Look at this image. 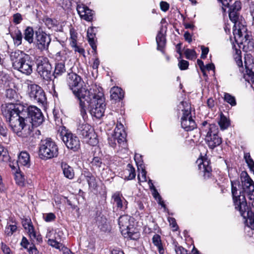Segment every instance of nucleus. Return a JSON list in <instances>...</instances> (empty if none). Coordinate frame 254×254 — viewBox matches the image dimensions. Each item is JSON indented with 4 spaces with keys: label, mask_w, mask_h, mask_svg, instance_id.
<instances>
[{
    "label": "nucleus",
    "mask_w": 254,
    "mask_h": 254,
    "mask_svg": "<svg viewBox=\"0 0 254 254\" xmlns=\"http://www.w3.org/2000/svg\"><path fill=\"white\" fill-rule=\"evenodd\" d=\"M242 175L244 177L242 181L243 190H239L235 185L236 183L231 182L232 193L235 208L239 210L241 216L246 220L247 225L254 230V213L250 210L246 201L245 194L251 200L254 199V183L246 172H243Z\"/></svg>",
    "instance_id": "obj_1"
},
{
    "label": "nucleus",
    "mask_w": 254,
    "mask_h": 254,
    "mask_svg": "<svg viewBox=\"0 0 254 254\" xmlns=\"http://www.w3.org/2000/svg\"><path fill=\"white\" fill-rule=\"evenodd\" d=\"M18 104H5L1 106L3 116L8 121L12 131L21 137H27L31 134L30 125L27 124V119L21 115L22 111H18Z\"/></svg>",
    "instance_id": "obj_2"
},
{
    "label": "nucleus",
    "mask_w": 254,
    "mask_h": 254,
    "mask_svg": "<svg viewBox=\"0 0 254 254\" xmlns=\"http://www.w3.org/2000/svg\"><path fill=\"white\" fill-rule=\"evenodd\" d=\"M90 95L88 96L89 100L83 99L84 110L85 114L83 115L81 113V108H80V114L84 120L86 116V109L87 105L90 108L91 114L97 119L101 118L104 114L105 110V98L103 93L99 90H94L93 89L90 91ZM79 108H80L79 107Z\"/></svg>",
    "instance_id": "obj_3"
},
{
    "label": "nucleus",
    "mask_w": 254,
    "mask_h": 254,
    "mask_svg": "<svg viewBox=\"0 0 254 254\" xmlns=\"http://www.w3.org/2000/svg\"><path fill=\"white\" fill-rule=\"evenodd\" d=\"M66 82L69 88L72 90L74 95L77 97L79 101V105L81 108V113L83 115L85 114L84 110V104L83 103V99L89 100L88 96L90 95V91L92 89H88L86 86H83L84 83L81 77L74 72L68 73L66 78Z\"/></svg>",
    "instance_id": "obj_4"
},
{
    "label": "nucleus",
    "mask_w": 254,
    "mask_h": 254,
    "mask_svg": "<svg viewBox=\"0 0 254 254\" xmlns=\"http://www.w3.org/2000/svg\"><path fill=\"white\" fill-rule=\"evenodd\" d=\"M10 59L15 69L27 75L32 73L34 61L29 55L17 50L10 53Z\"/></svg>",
    "instance_id": "obj_5"
},
{
    "label": "nucleus",
    "mask_w": 254,
    "mask_h": 254,
    "mask_svg": "<svg viewBox=\"0 0 254 254\" xmlns=\"http://www.w3.org/2000/svg\"><path fill=\"white\" fill-rule=\"evenodd\" d=\"M200 133L205 136V141L211 149L214 148L222 143V138L218 134V129L215 124H209L206 121L203 122Z\"/></svg>",
    "instance_id": "obj_6"
},
{
    "label": "nucleus",
    "mask_w": 254,
    "mask_h": 254,
    "mask_svg": "<svg viewBox=\"0 0 254 254\" xmlns=\"http://www.w3.org/2000/svg\"><path fill=\"white\" fill-rule=\"evenodd\" d=\"M18 105V111H22L21 115L25 117L32 127H37L43 123L44 117L39 108L35 106L25 107L20 104Z\"/></svg>",
    "instance_id": "obj_7"
},
{
    "label": "nucleus",
    "mask_w": 254,
    "mask_h": 254,
    "mask_svg": "<svg viewBox=\"0 0 254 254\" xmlns=\"http://www.w3.org/2000/svg\"><path fill=\"white\" fill-rule=\"evenodd\" d=\"M241 9V3L240 1H236L229 8V18L234 23L233 33L235 39L242 37L243 32L246 30V27L240 21L239 12Z\"/></svg>",
    "instance_id": "obj_8"
},
{
    "label": "nucleus",
    "mask_w": 254,
    "mask_h": 254,
    "mask_svg": "<svg viewBox=\"0 0 254 254\" xmlns=\"http://www.w3.org/2000/svg\"><path fill=\"white\" fill-rule=\"evenodd\" d=\"M39 155L43 159H51L58 155V148L50 138L42 140L39 146Z\"/></svg>",
    "instance_id": "obj_9"
},
{
    "label": "nucleus",
    "mask_w": 254,
    "mask_h": 254,
    "mask_svg": "<svg viewBox=\"0 0 254 254\" xmlns=\"http://www.w3.org/2000/svg\"><path fill=\"white\" fill-rule=\"evenodd\" d=\"M130 216L124 215L120 216L118 223L122 235L125 237L131 240H137L139 238V233L135 232L132 225H130Z\"/></svg>",
    "instance_id": "obj_10"
},
{
    "label": "nucleus",
    "mask_w": 254,
    "mask_h": 254,
    "mask_svg": "<svg viewBox=\"0 0 254 254\" xmlns=\"http://www.w3.org/2000/svg\"><path fill=\"white\" fill-rule=\"evenodd\" d=\"M181 105L183 107V116L181 118V126L186 131H190L194 129L196 124L192 119L191 114L190 105L187 102H181Z\"/></svg>",
    "instance_id": "obj_11"
},
{
    "label": "nucleus",
    "mask_w": 254,
    "mask_h": 254,
    "mask_svg": "<svg viewBox=\"0 0 254 254\" xmlns=\"http://www.w3.org/2000/svg\"><path fill=\"white\" fill-rule=\"evenodd\" d=\"M126 136L123 125L121 122L118 121L114 134L109 138V143L113 147L116 146L117 142L120 146H125L126 144Z\"/></svg>",
    "instance_id": "obj_12"
},
{
    "label": "nucleus",
    "mask_w": 254,
    "mask_h": 254,
    "mask_svg": "<svg viewBox=\"0 0 254 254\" xmlns=\"http://www.w3.org/2000/svg\"><path fill=\"white\" fill-rule=\"evenodd\" d=\"M28 94L35 102L44 104L46 101L45 93L42 88L36 84L28 83Z\"/></svg>",
    "instance_id": "obj_13"
},
{
    "label": "nucleus",
    "mask_w": 254,
    "mask_h": 254,
    "mask_svg": "<svg viewBox=\"0 0 254 254\" xmlns=\"http://www.w3.org/2000/svg\"><path fill=\"white\" fill-rule=\"evenodd\" d=\"M52 66L46 57H39L37 59V70L43 79L48 80L51 77Z\"/></svg>",
    "instance_id": "obj_14"
},
{
    "label": "nucleus",
    "mask_w": 254,
    "mask_h": 254,
    "mask_svg": "<svg viewBox=\"0 0 254 254\" xmlns=\"http://www.w3.org/2000/svg\"><path fill=\"white\" fill-rule=\"evenodd\" d=\"M60 135L63 141L68 149L75 151L79 148L80 141L76 136L65 130H62Z\"/></svg>",
    "instance_id": "obj_15"
},
{
    "label": "nucleus",
    "mask_w": 254,
    "mask_h": 254,
    "mask_svg": "<svg viewBox=\"0 0 254 254\" xmlns=\"http://www.w3.org/2000/svg\"><path fill=\"white\" fill-rule=\"evenodd\" d=\"M51 42L50 36L40 30L35 32V43L37 48L41 51L48 49Z\"/></svg>",
    "instance_id": "obj_16"
},
{
    "label": "nucleus",
    "mask_w": 254,
    "mask_h": 254,
    "mask_svg": "<svg viewBox=\"0 0 254 254\" xmlns=\"http://www.w3.org/2000/svg\"><path fill=\"white\" fill-rule=\"evenodd\" d=\"M77 133L87 140L91 139L92 137L95 136L93 128L85 122L78 125Z\"/></svg>",
    "instance_id": "obj_17"
},
{
    "label": "nucleus",
    "mask_w": 254,
    "mask_h": 254,
    "mask_svg": "<svg viewBox=\"0 0 254 254\" xmlns=\"http://www.w3.org/2000/svg\"><path fill=\"white\" fill-rule=\"evenodd\" d=\"M77 10L81 18L87 21H91L93 19L94 12L85 5H78Z\"/></svg>",
    "instance_id": "obj_18"
},
{
    "label": "nucleus",
    "mask_w": 254,
    "mask_h": 254,
    "mask_svg": "<svg viewBox=\"0 0 254 254\" xmlns=\"http://www.w3.org/2000/svg\"><path fill=\"white\" fill-rule=\"evenodd\" d=\"M112 198L118 208L123 210L127 208V202L119 192H115L113 195Z\"/></svg>",
    "instance_id": "obj_19"
},
{
    "label": "nucleus",
    "mask_w": 254,
    "mask_h": 254,
    "mask_svg": "<svg viewBox=\"0 0 254 254\" xmlns=\"http://www.w3.org/2000/svg\"><path fill=\"white\" fill-rule=\"evenodd\" d=\"M17 163L18 166L29 167L30 164L29 154L26 151L21 152L18 156Z\"/></svg>",
    "instance_id": "obj_20"
},
{
    "label": "nucleus",
    "mask_w": 254,
    "mask_h": 254,
    "mask_svg": "<svg viewBox=\"0 0 254 254\" xmlns=\"http://www.w3.org/2000/svg\"><path fill=\"white\" fill-rule=\"evenodd\" d=\"M90 165L93 170L99 172L104 170L105 165L104 164L101 159L98 157H94L90 162Z\"/></svg>",
    "instance_id": "obj_21"
},
{
    "label": "nucleus",
    "mask_w": 254,
    "mask_h": 254,
    "mask_svg": "<svg viewBox=\"0 0 254 254\" xmlns=\"http://www.w3.org/2000/svg\"><path fill=\"white\" fill-rule=\"evenodd\" d=\"M61 167L65 177L70 180L74 178V172L71 167L65 162H62Z\"/></svg>",
    "instance_id": "obj_22"
},
{
    "label": "nucleus",
    "mask_w": 254,
    "mask_h": 254,
    "mask_svg": "<svg viewBox=\"0 0 254 254\" xmlns=\"http://www.w3.org/2000/svg\"><path fill=\"white\" fill-rule=\"evenodd\" d=\"M199 169L204 172V176L205 178H209L212 171L211 167L209 165V162L207 160H204L200 162L198 165Z\"/></svg>",
    "instance_id": "obj_23"
},
{
    "label": "nucleus",
    "mask_w": 254,
    "mask_h": 254,
    "mask_svg": "<svg viewBox=\"0 0 254 254\" xmlns=\"http://www.w3.org/2000/svg\"><path fill=\"white\" fill-rule=\"evenodd\" d=\"M87 36L88 42L94 50H96L97 46L95 44V38L96 37V33L95 32L94 28L90 27L88 29L87 32Z\"/></svg>",
    "instance_id": "obj_24"
},
{
    "label": "nucleus",
    "mask_w": 254,
    "mask_h": 254,
    "mask_svg": "<svg viewBox=\"0 0 254 254\" xmlns=\"http://www.w3.org/2000/svg\"><path fill=\"white\" fill-rule=\"evenodd\" d=\"M111 98L112 99L117 100H121L124 96V93L122 89L118 87H113L110 90Z\"/></svg>",
    "instance_id": "obj_25"
},
{
    "label": "nucleus",
    "mask_w": 254,
    "mask_h": 254,
    "mask_svg": "<svg viewBox=\"0 0 254 254\" xmlns=\"http://www.w3.org/2000/svg\"><path fill=\"white\" fill-rule=\"evenodd\" d=\"M10 35L15 45L18 46L21 44L23 36L20 30L15 29L14 32L10 33Z\"/></svg>",
    "instance_id": "obj_26"
},
{
    "label": "nucleus",
    "mask_w": 254,
    "mask_h": 254,
    "mask_svg": "<svg viewBox=\"0 0 254 254\" xmlns=\"http://www.w3.org/2000/svg\"><path fill=\"white\" fill-rule=\"evenodd\" d=\"M66 71L64 63L60 62L56 63L55 64V70L53 73V76L55 78L57 77L58 76L62 75Z\"/></svg>",
    "instance_id": "obj_27"
},
{
    "label": "nucleus",
    "mask_w": 254,
    "mask_h": 254,
    "mask_svg": "<svg viewBox=\"0 0 254 254\" xmlns=\"http://www.w3.org/2000/svg\"><path fill=\"white\" fill-rule=\"evenodd\" d=\"M34 30L32 27H27L24 31V39L31 44L33 42Z\"/></svg>",
    "instance_id": "obj_28"
},
{
    "label": "nucleus",
    "mask_w": 254,
    "mask_h": 254,
    "mask_svg": "<svg viewBox=\"0 0 254 254\" xmlns=\"http://www.w3.org/2000/svg\"><path fill=\"white\" fill-rule=\"evenodd\" d=\"M152 243L158 248L159 254H163L164 250L160 235L158 234H155L152 238Z\"/></svg>",
    "instance_id": "obj_29"
},
{
    "label": "nucleus",
    "mask_w": 254,
    "mask_h": 254,
    "mask_svg": "<svg viewBox=\"0 0 254 254\" xmlns=\"http://www.w3.org/2000/svg\"><path fill=\"white\" fill-rule=\"evenodd\" d=\"M245 65L247 74L253 78L254 77V63L251 60L245 61Z\"/></svg>",
    "instance_id": "obj_30"
},
{
    "label": "nucleus",
    "mask_w": 254,
    "mask_h": 254,
    "mask_svg": "<svg viewBox=\"0 0 254 254\" xmlns=\"http://www.w3.org/2000/svg\"><path fill=\"white\" fill-rule=\"evenodd\" d=\"M0 135L2 137V141L5 143H8L9 139L8 137L7 129L3 123H0Z\"/></svg>",
    "instance_id": "obj_31"
},
{
    "label": "nucleus",
    "mask_w": 254,
    "mask_h": 254,
    "mask_svg": "<svg viewBox=\"0 0 254 254\" xmlns=\"http://www.w3.org/2000/svg\"><path fill=\"white\" fill-rule=\"evenodd\" d=\"M156 40L158 45V49L161 51L165 45V38L163 34L159 32L156 36Z\"/></svg>",
    "instance_id": "obj_32"
},
{
    "label": "nucleus",
    "mask_w": 254,
    "mask_h": 254,
    "mask_svg": "<svg viewBox=\"0 0 254 254\" xmlns=\"http://www.w3.org/2000/svg\"><path fill=\"white\" fill-rule=\"evenodd\" d=\"M85 178L89 188L95 189L97 187L95 178L90 173H87Z\"/></svg>",
    "instance_id": "obj_33"
},
{
    "label": "nucleus",
    "mask_w": 254,
    "mask_h": 254,
    "mask_svg": "<svg viewBox=\"0 0 254 254\" xmlns=\"http://www.w3.org/2000/svg\"><path fill=\"white\" fill-rule=\"evenodd\" d=\"M224 99L225 101L230 104L232 106H234L236 105L235 97L229 93H224Z\"/></svg>",
    "instance_id": "obj_34"
},
{
    "label": "nucleus",
    "mask_w": 254,
    "mask_h": 254,
    "mask_svg": "<svg viewBox=\"0 0 254 254\" xmlns=\"http://www.w3.org/2000/svg\"><path fill=\"white\" fill-rule=\"evenodd\" d=\"M218 123L221 129L222 130L226 129L230 125L229 121L224 116L221 117Z\"/></svg>",
    "instance_id": "obj_35"
},
{
    "label": "nucleus",
    "mask_w": 254,
    "mask_h": 254,
    "mask_svg": "<svg viewBox=\"0 0 254 254\" xmlns=\"http://www.w3.org/2000/svg\"><path fill=\"white\" fill-rule=\"evenodd\" d=\"M48 244L53 247L57 249L62 250L64 247L63 244L59 242L57 239H49Z\"/></svg>",
    "instance_id": "obj_36"
},
{
    "label": "nucleus",
    "mask_w": 254,
    "mask_h": 254,
    "mask_svg": "<svg viewBox=\"0 0 254 254\" xmlns=\"http://www.w3.org/2000/svg\"><path fill=\"white\" fill-rule=\"evenodd\" d=\"M98 227L103 231H106L108 229V224L105 218H101L100 221H98Z\"/></svg>",
    "instance_id": "obj_37"
},
{
    "label": "nucleus",
    "mask_w": 254,
    "mask_h": 254,
    "mask_svg": "<svg viewBox=\"0 0 254 254\" xmlns=\"http://www.w3.org/2000/svg\"><path fill=\"white\" fill-rule=\"evenodd\" d=\"M185 54L186 58L189 60H193L196 58V54L194 50L187 49Z\"/></svg>",
    "instance_id": "obj_38"
},
{
    "label": "nucleus",
    "mask_w": 254,
    "mask_h": 254,
    "mask_svg": "<svg viewBox=\"0 0 254 254\" xmlns=\"http://www.w3.org/2000/svg\"><path fill=\"white\" fill-rule=\"evenodd\" d=\"M17 230V226L15 224L8 225L5 228V233L7 236H11Z\"/></svg>",
    "instance_id": "obj_39"
},
{
    "label": "nucleus",
    "mask_w": 254,
    "mask_h": 254,
    "mask_svg": "<svg viewBox=\"0 0 254 254\" xmlns=\"http://www.w3.org/2000/svg\"><path fill=\"white\" fill-rule=\"evenodd\" d=\"M127 171L128 172L129 175L127 176L128 180H132L135 178V169L130 164H127Z\"/></svg>",
    "instance_id": "obj_40"
},
{
    "label": "nucleus",
    "mask_w": 254,
    "mask_h": 254,
    "mask_svg": "<svg viewBox=\"0 0 254 254\" xmlns=\"http://www.w3.org/2000/svg\"><path fill=\"white\" fill-rule=\"evenodd\" d=\"M15 179L16 183L20 186L23 185L25 178L20 173L17 172L15 175Z\"/></svg>",
    "instance_id": "obj_41"
},
{
    "label": "nucleus",
    "mask_w": 254,
    "mask_h": 254,
    "mask_svg": "<svg viewBox=\"0 0 254 254\" xmlns=\"http://www.w3.org/2000/svg\"><path fill=\"white\" fill-rule=\"evenodd\" d=\"M58 2L64 8H67L71 6V0H57Z\"/></svg>",
    "instance_id": "obj_42"
},
{
    "label": "nucleus",
    "mask_w": 254,
    "mask_h": 254,
    "mask_svg": "<svg viewBox=\"0 0 254 254\" xmlns=\"http://www.w3.org/2000/svg\"><path fill=\"white\" fill-rule=\"evenodd\" d=\"M70 44L71 46H75L77 42V35L76 33L73 31H70Z\"/></svg>",
    "instance_id": "obj_43"
},
{
    "label": "nucleus",
    "mask_w": 254,
    "mask_h": 254,
    "mask_svg": "<svg viewBox=\"0 0 254 254\" xmlns=\"http://www.w3.org/2000/svg\"><path fill=\"white\" fill-rule=\"evenodd\" d=\"M189 62L185 60H181L178 66L181 70H185L188 68Z\"/></svg>",
    "instance_id": "obj_44"
},
{
    "label": "nucleus",
    "mask_w": 254,
    "mask_h": 254,
    "mask_svg": "<svg viewBox=\"0 0 254 254\" xmlns=\"http://www.w3.org/2000/svg\"><path fill=\"white\" fill-rule=\"evenodd\" d=\"M22 20V17L21 14L17 13L13 15V21L16 24H19Z\"/></svg>",
    "instance_id": "obj_45"
},
{
    "label": "nucleus",
    "mask_w": 254,
    "mask_h": 254,
    "mask_svg": "<svg viewBox=\"0 0 254 254\" xmlns=\"http://www.w3.org/2000/svg\"><path fill=\"white\" fill-rule=\"evenodd\" d=\"M56 218L55 215L53 213L46 214L44 216V219L46 222H51L54 220Z\"/></svg>",
    "instance_id": "obj_46"
},
{
    "label": "nucleus",
    "mask_w": 254,
    "mask_h": 254,
    "mask_svg": "<svg viewBox=\"0 0 254 254\" xmlns=\"http://www.w3.org/2000/svg\"><path fill=\"white\" fill-rule=\"evenodd\" d=\"M146 171L142 169L140 172L139 173L138 175V179L139 181L141 182H145L146 181Z\"/></svg>",
    "instance_id": "obj_47"
},
{
    "label": "nucleus",
    "mask_w": 254,
    "mask_h": 254,
    "mask_svg": "<svg viewBox=\"0 0 254 254\" xmlns=\"http://www.w3.org/2000/svg\"><path fill=\"white\" fill-rule=\"evenodd\" d=\"M26 230L27 231V233L31 239H36V233L34 231L33 225L30 227L29 228H27Z\"/></svg>",
    "instance_id": "obj_48"
},
{
    "label": "nucleus",
    "mask_w": 254,
    "mask_h": 254,
    "mask_svg": "<svg viewBox=\"0 0 254 254\" xmlns=\"http://www.w3.org/2000/svg\"><path fill=\"white\" fill-rule=\"evenodd\" d=\"M1 249L4 254H9L12 252L10 248L2 242L1 243Z\"/></svg>",
    "instance_id": "obj_49"
},
{
    "label": "nucleus",
    "mask_w": 254,
    "mask_h": 254,
    "mask_svg": "<svg viewBox=\"0 0 254 254\" xmlns=\"http://www.w3.org/2000/svg\"><path fill=\"white\" fill-rule=\"evenodd\" d=\"M175 252L176 254H190L188 253L187 250L182 246H176Z\"/></svg>",
    "instance_id": "obj_50"
},
{
    "label": "nucleus",
    "mask_w": 254,
    "mask_h": 254,
    "mask_svg": "<svg viewBox=\"0 0 254 254\" xmlns=\"http://www.w3.org/2000/svg\"><path fill=\"white\" fill-rule=\"evenodd\" d=\"M1 155L3 156L4 161H7L8 160L7 152L5 151L4 147L0 145V156Z\"/></svg>",
    "instance_id": "obj_51"
},
{
    "label": "nucleus",
    "mask_w": 254,
    "mask_h": 254,
    "mask_svg": "<svg viewBox=\"0 0 254 254\" xmlns=\"http://www.w3.org/2000/svg\"><path fill=\"white\" fill-rule=\"evenodd\" d=\"M15 94V91L12 89H8L6 91V96L9 99L14 98Z\"/></svg>",
    "instance_id": "obj_52"
},
{
    "label": "nucleus",
    "mask_w": 254,
    "mask_h": 254,
    "mask_svg": "<svg viewBox=\"0 0 254 254\" xmlns=\"http://www.w3.org/2000/svg\"><path fill=\"white\" fill-rule=\"evenodd\" d=\"M168 221L170 223V225L174 228V231H177L178 229V226L177 225L175 219L173 217H169Z\"/></svg>",
    "instance_id": "obj_53"
},
{
    "label": "nucleus",
    "mask_w": 254,
    "mask_h": 254,
    "mask_svg": "<svg viewBox=\"0 0 254 254\" xmlns=\"http://www.w3.org/2000/svg\"><path fill=\"white\" fill-rule=\"evenodd\" d=\"M22 223L23 227L25 230H27V228H29L30 227L32 226L31 220L28 219H26L23 220Z\"/></svg>",
    "instance_id": "obj_54"
},
{
    "label": "nucleus",
    "mask_w": 254,
    "mask_h": 254,
    "mask_svg": "<svg viewBox=\"0 0 254 254\" xmlns=\"http://www.w3.org/2000/svg\"><path fill=\"white\" fill-rule=\"evenodd\" d=\"M201 58L204 59L206 57V55H207L208 52H209V49L207 47H205L204 46H202L201 47Z\"/></svg>",
    "instance_id": "obj_55"
},
{
    "label": "nucleus",
    "mask_w": 254,
    "mask_h": 254,
    "mask_svg": "<svg viewBox=\"0 0 254 254\" xmlns=\"http://www.w3.org/2000/svg\"><path fill=\"white\" fill-rule=\"evenodd\" d=\"M160 8L163 11H166L169 8V4L165 1H161L160 3Z\"/></svg>",
    "instance_id": "obj_56"
},
{
    "label": "nucleus",
    "mask_w": 254,
    "mask_h": 254,
    "mask_svg": "<svg viewBox=\"0 0 254 254\" xmlns=\"http://www.w3.org/2000/svg\"><path fill=\"white\" fill-rule=\"evenodd\" d=\"M244 158L248 165L250 163H252V162L254 161L249 153H245Z\"/></svg>",
    "instance_id": "obj_57"
},
{
    "label": "nucleus",
    "mask_w": 254,
    "mask_h": 254,
    "mask_svg": "<svg viewBox=\"0 0 254 254\" xmlns=\"http://www.w3.org/2000/svg\"><path fill=\"white\" fill-rule=\"evenodd\" d=\"M28 252L30 254H38L39 252L35 246L30 247L28 249Z\"/></svg>",
    "instance_id": "obj_58"
},
{
    "label": "nucleus",
    "mask_w": 254,
    "mask_h": 254,
    "mask_svg": "<svg viewBox=\"0 0 254 254\" xmlns=\"http://www.w3.org/2000/svg\"><path fill=\"white\" fill-rule=\"evenodd\" d=\"M220 2H221L222 4V9L224 10V11L225 10L224 7H228L229 6V3L231 1V0H218Z\"/></svg>",
    "instance_id": "obj_59"
},
{
    "label": "nucleus",
    "mask_w": 254,
    "mask_h": 254,
    "mask_svg": "<svg viewBox=\"0 0 254 254\" xmlns=\"http://www.w3.org/2000/svg\"><path fill=\"white\" fill-rule=\"evenodd\" d=\"M28 244H29V242H28L27 239L25 237H23L22 238V241L21 242V246L24 248H27Z\"/></svg>",
    "instance_id": "obj_60"
},
{
    "label": "nucleus",
    "mask_w": 254,
    "mask_h": 254,
    "mask_svg": "<svg viewBox=\"0 0 254 254\" xmlns=\"http://www.w3.org/2000/svg\"><path fill=\"white\" fill-rule=\"evenodd\" d=\"M184 38L186 41L189 43H190L192 41L191 36L189 32H186L184 34Z\"/></svg>",
    "instance_id": "obj_61"
},
{
    "label": "nucleus",
    "mask_w": 254,
    "mask_h": 254,
    "mask_svg": "<svg viewBox=\"0 0 254 254\" xmlns=\"http://www.w3.org/2000/svg\"><path fill=\"white\" fill-rule=\"evenodd\" d=\"M71 47L74 48V50L76 52H78L80 54H83L84 52V50L83 48H80L77 46V44H75V46Z\"/></svg>",
    "instance_id": "obj_62"
},
{
    "label": "nucleus",
    "mask_w": 254,
    "mask_h": 254,
    "mask_svg": "<svg viewBox=\"0 0 254 254\" xmlns=\"http://www.w3.org/2000/svg\"><path fill=\"white\" fill-rule=\"evenodd\" d=\"M197 63L198 65L199 66L201 71L203 72L204 70L205 69V65H204L203 62L201 60L198 59L197 60Z\"/></svg>",
    "instance_id": "obj_63"
},
{
    "label": "nucleus",
    "mask_w": 254,
    "mask_h": 254,
    "mask_svg": "<svg viewBox=\"0 0 254 254\" xmlns=\"http://www.w3.org/2000/svg\"><path fill=\"white\" fill-rule=\"evenodd\" d=\"M207 105L208 106L211 108L212 107H213L214 106V100L212 98H209L208 100H207Z\"/></svg>",
    "instance_id": "obj_64"
}]
</instances>
